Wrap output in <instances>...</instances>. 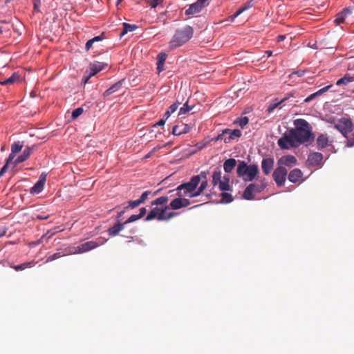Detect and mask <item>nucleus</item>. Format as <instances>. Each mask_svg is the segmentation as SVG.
<instances>
[{"label":"nucleus","instance_id":"nucleus-27","mask_svg":"<svg viewBox=\"0 0 354 354\" xmlns=\"http://www.w3.org/2000/svg\"><path fill=\"white\" fill-rule=\"evenodd\" d=\"M236 165V160L233 158H228L223 163V169L225 173H230Z\"/></svg>","mask_w":354,"mask_h":354},{"label":"nucleus","instance_id":"nucleus-8","mask_svg":"<svg viewBox=\"0 0 354 354\" xmlns=\"http://www.w3.org/2000/svg\"><path fill=\"white\" fill-rule=\"evenodd\" d=\"M207 1L208 0H197L196 2L189 6V8L185 10V14L187 16H191L201 12L205 8Z\"/></svg>","mask_w":354,"mask_h":354},{"label":"nucleus","instance_id":"nucleus-63","mask_svg":"<svg viewBox=\"0 0 354 354\" xmlns=\"http://www.w3.org/2000/svg\"><path fill=\"white\" fill-rule=\"evenodd\" d=\"M93 43H94V40H92L91 39H88L85 44V50L86 51H88L90 50V48L92 47Z\"/></svg>","mask_w":354,"mask_h":354},{"label":"nucleus","instance_id":"nucleus-57","mask_svg":"<svg viewBox=\"0 0 354 354\" xmlns=\"http://www.w3.org/2000/svg\"><path fill=\"white\" fill-rule=\"evenodd\" d=\"M243 12H245L243 10V9L240 7L231 16V18H232V21H233L234 19H236V17H238L241 14H242Z\"/></svg>","mask_w":354,"mask_h":354},{"label":"nucleus","instance_id":"nucleus-6","mask_svg":"<svg viewBox=\"0 0 354 354\" xmlns=\"http://www.w3.org/2000/svg\"><path fill=\"white\" fill-rule=\"evenodd\" d=\"M323 158V154L320 152H311L308 156L306 164L308 167L322 168L324 165Z\"/></svg>","mask_w":354,"mask_h":354},{"label":"nucleus","instance_id":"nucleus-59","mask_svg":"<svg viewBox=\"0 0 354 354\" xmlns=\"http://www.w3.org/2000/svg\"><path fill=\"white\" fill-rule=\"evenodd\" d=\"M347 69L348 71H354V59L352 57L349 58V62L347 64Z\"/></svg>","mask_w":354,"mask_h":354},{"label":"nucleus","instance_id":"nucleus-26","mask_svg":"<svg viewBox=\"0 0 354 354\" xmlns=\"http://www.w3.org/2000/svg\"><path fill=\"white\" fill-rule=\"evenodd\" d=\"M249 165L244 160L239 161V164L236 167V174L239 178H241L243 180L246 174V170L248 168Z\"/></svg>","mask_w":354,"mask_h":354},{"label":"nucleus","instance_id":"nucleus-4","mask_svg":"<svg viewBox=\"0 0 354 354\" xmlns=\"http://www.w3.org/2000/svg\"><path fill=\"white\" fill-rule=\"evenodd\" d=\"M198 185V178H194L192 176L189 181L180 184L176 189L169 190L167 194L178 191L181 192L184 197L196 198L198 197L196 188Z\"/></svg>","mask_w":354,"mask_h":354},{"label":"nucleus","instance_id":"nucleus-25","mask_svg":"<svg viewBox=\"0 0 354 354\" xmlns=\"http://www.w3.org/2000/svg\"><path fill=\"white\" fill-rule=\"evenodd\" d=\"M256 185L254 183H251L248 185L245 189L243 198L247 201H251L254 198V192H255Z\"/></svg>","mask_w":354,"mask_h":354},{"label":"nucleus","instance_id":"nucleus-23","mask_svg":"<svg viewBox=\"0 0 354 354\" xmlns=\"http://www.w3.org/2000/svg\"><path fill=\"white\" fill-rule=\"evenodd\" d=\"M125 81V79H122L113 85H111L109 88H107L103 93V96L104 97L109 96L110 95L114 93L115 92L119 91L122 86L123 82Z\"/></svg>","mask_w":354,"mask_h":354},{"label":"nucleus","instance_id":"nucleus-14","mask_svg":"<svg viewBox=\"0 0 354 354\" xmlns=\"http://www.w3.org/2000/svg\"><path fill=\"white\" fill-rule=\"evenodd\" d=\"M223 133L225 134L224 142L226 144L230 143L231 140L239 138L242 135L241 131L237 129L233 130L230 129H223Z\"/></svg>","mask_w":354,"mask_h":354},{"label":"nucleus","instance_id":"nucleus-32","mask_svg":"<svg viewBox=\"0 0 354 354\" xmlns=\"http://www.w3.org/2000/svg\"><path fill=\"white\" fill-rule=\"evenodd\" d=\"M18 73L15 72L10 77L0 81L1 85L12 84L17 79L19 78Z\"/></svg>","mask_w":354,"mask_h":354},{"label":"nucleus","instance_id":"nucleus-53","mask_svg":"<svg viewBox=\"0 0 354 354\" xmlns=\"http://www.w3.org/2000/svg\"><path fill=\"white\" fill-rule=\"evenodd\" d=\"M225 138V134L223 133V130L222 131V132L219 134H218L216 137L214 138H212L209 142H217L218 140H223L224 141V138Z\"/></svg>","mask_w":354,"mask_h":354},{"label":"nucleus","instance_id":"nucleus-29","mask_svg":"<svg viewBox=\"0 0 354 354\" xmlns=\"http://www.w3.org/2000/svg\"><path fill=\"white\" fill-rule=\"evenodd\" d=\"M123 29L120 33V37H122L124 35H125L129 32H133L136 30L138 28V26L135 24H130L126 22H124L122 24Z\"/></svg>","mask_w":354,"mask_h":354},{"label":"nucleus","instance_id":"nucleus-50","mask_svg":"<svg viewBox=\"0 0 354 354\" xmlns=\"http://www.w3.org/2000/svg\"><path fill=\"white\" fill-rule=\"evenodd\" d=\"M167 57V55L165 53H160L157 56L156 63H165Z\"/></svg>","mask_w":354,"mask_h":354},{"label":"nucleus","instance_id":"nucleus-2","mask_svg":"<svg viewBox=\"0 0 354 354\" xmlns=\"http://www.w3.org/2000/svg\"><path fill=\"white\" fill-rule=\"evenodd\" d=\"M328 122L333 124L334 129H337L346 139V147H354V134L352 137L349 138L348 136V134L353 131L354 128L353 122L350 118L342 117L337 120L335 119L329 120Z\"/></svg>","mask_w":354,"mask_h":354},{"label":"nucleus","instance_id":"nucleus-52","mask_svg":"<svg viewBox=\"0 0 354 354\" xmlns=\"http://www.w3.org/2000/svg\"><path fill=\"white\" fill-rule=\"evenodd\" d=\"M140 218H141L138 214H133L131 215V216H129L125 221H124V223L125 225L128 224V223H133L134 221H136L138 220H139Z\"/></svg>","mask_w":354,"mask_h":354},{"label":"nucleus","instance_id":"nucleus-49","mask_svg":"<svg viewBox=\"0 0 354 354\" xmlns=\"http://www.w3.org/2000/svg\"><path fill=\"white\" fill-rule=\"evenodd\" d=\"M255 1L256 0H248L241 7L243 9L244 11H246L254 6Z\"/></svg>","mask_w":354,"mask_h":354},{"label":"nucleus","instance_id":"nucleus-33","mask_svg":"<svg viewBox=\"0 0 354 354\" xmlns=\"http://www.w3.org/2000/svg\"><path fill=\"white\" fill-rule=\"evenodd\" d=\"M221 178V171L220 170H215L212 174V185L216 186L220 183L222 181Z\"/></svg>","mask_w":354,"mask_h":354},{"label":"nucleus","instance_id":"nucleus-21","mask_svg":"<svg viewBox=\"0 0 354 354\" xmlns=\"http://www.w3.org/2000/svg\"><path fill=\"white\" fill-rule=\"evenodd\" d=\"M174 192L176 197L170 202L169 207L173 210H177L182 208V197H184V195L178 191Z\"/></svg>","mask_w":354,"mask_h":354},{"label":"nucleus","instance_id":"nucleus-30","mask_svg":"<svg viewBox=\"0 0 354 354\" xmlns=\"http://www.w3.org/2000/svg\"><path fill=\"white\" fill-rule=\"evenodd\" d=\"M36 264V262L34 261H30L28 262H24L21 264L17 265V266H10L11 268H12L16 271H21L26 268H30L33 267Z\"/></svg>","mask_w":354,"mask_h":354},{"label":"nucleus","instance_id":"nucleus-58","mask_svg":"<svg viewBox=\"0 0 354 354\" xmlns=\"http://www.w3.org/2000/svg\"><path fill=\"white\" fill-rule=\"evenodd\" d=\"M294 97H295V92H290V93H288L286 97H284L283 98L280 100L281 103L283 104V102H285L290 98Z\"/></svg>","mask_w":354,"mask_h":354},{"label":"nucleus","instance_id":"nucleus-38","mask_svg":"<svg viewBox=\"0 0 354 354\" xmlns=\"http://www.w3.org/2000/svg\"><path fill=\"white\" fill-rule=\"evenodd\" d=\"M49 233H50V231H48L45 234L41 236L40 237V239H39L37 241L32 242L30 243V245H33V246H36V245H38L39 244H41V243H44V239L48 240L49 239L51 238L52 235L55 234V233H53V234L48 235Z\"/></svg>","mask_w":354,"mask_h":354},{"label":"nucleus","instance_id":"nucleus-3","mask_svg":"<svg viewBox=\"0 0 354 354\" xmlns=\"http://www.w3.org/2000/svg\"><path fill=\"white\" fill-rule=\"evenodd\" d=\"M193 35L194 28L191 26L187 25L183 28L176 29L169 41V48L175 49L183 46L192 39Z\"/></svg>","mask_w":354,"mask_h":354},{"label":"nucleus","instance_id":"nucleus-9","mask_svg":"<svg viewBox=\"0 0 354 354\" xmlns=\"http://www.w3.org/2000/svg\"><path fill=\"white\" fill-rule=\"evenodd\" d=\"M278 145L282 149H289L292 147H297V145L295 143V140L291 137L290 132L288 131V135L284 134L281 138L278 140Z\"/></svg>","mask_w":354,"mask_h":354},{"label":"nucleus","instance_id":"nucleus-10","mask_svg":"<svg viewBox=\"0 0 354 354\" xmlns=\"http://www.w3.org/2000/svg\"><path fill=\"white\" fill-rule=\"evenodd\" d=\"M35 145L26 146V148L24 149L23 152L19 156H18L17 158L14 160L12 168L14 169L19 164L26 161L33 153V151L35 150Z\"/></svg>","mask_w":354,"mask_h":354},{"label":"nucleus","instance_id":"nucleus-48","mask_svg":"<svg viewBox=\"0 0 354 354\" xmlns=\"http://www.w3.org/2000/svg\"><path fill=\"white\" fill-rule=\"evenodd\" d=\"M218 186H219V189L221 192H226V191H229L230 189V184L227 181L222 180L220 183H218Z\"/></svg>","mask_w":354,"mask_h":354},{"label":"nucleus","instance_id":"nucleus-41","mask_svg":"<svg viewBox=\"0 0 354 354\" xmlns=\"http://www.w3.org/2000/svg\"><path fill=\"white\" fill-rule=\"evenodd\" d=\"M200 185L197 187L196 191H197V196H199L203 191L207 188L208 182L207 180H201Z\"/></svg>","mask_w":354,"mask_h":354},{"label":"nucleus","instance_id":"nucleus-7","mask_svg":"<svg viewBox=\"0 0 354 354\" xmlns=\"http://www.w3.org/2000/svg\"><path fill=\"white\" fill-rule=\"evenodd\" d=\"M288 175L287 169L282 166H279L274 170L272 178L278 187H281L285 184Z\"/></svg>","mask_w":354,"mask_h":354},{"label":"nucleus","instance_id":"nucleus-34","mask_svg":"<svg viewBox=\"0 0 354 354\" xmlns=\"http://www.w3.org/2000/svg\"><path fill=\"white\" fill-rule=\"evenodd\" d=\"M221 199L220 203H223V204L230 203L232 202L234 200L232 195L227 192L221 193Z\"/></svg>","mask_w":354,"mask_h":354},{"label":"nucleus","instance_id":"nucleus-60","mask_svg":"<svg viewBox=\"0 0 354 354\" xmlns=\"http://www.w3.org/2000/svg\"><path fill=\"white\" fill-rule=\"evenodd\" d=\"M189 198L182 197V208L186 207L190 205Z\"/></svg>","mask_w":354,"mask_h":354},{"label":"nucleus","instance_id":"nucleus-64","mask_svg":"<svg viewBox=\"0 0 354 354\" xmlns=\"http://www.w3.org/2000/svg\"><path fill=\"white\" fill-rule=\"evenodd\" d=\"M146 212H147V209H146V207H143L139 209V214H138L140 218H142L146 214Z\"/></svg>","mask_w":354,"mask_h":354},{"label":"nucleus","instance_id":"nucleus-17","mask_svg":"<svg viewBox=\"0 0 354 354\" xmlns=\"http://www.w3.org/2000/svg\"><path fill=\"white\" fill-rule=\"evenodd\" d=\"M72 252L70 248H59L57 250V252L50 256H48L46 259V263L51 262L54 260H56L60 257L66 256L68 254H71Z\"/></svg>","mask_w":354,"mask_h":354},{"label":"nucleus","instance_id":"nucleus-42","mask_svg":"<svg viewBox=\"0 0 354 354\" xmlns=\"http://www.w3.org/2000/svg\"><path fill=\"white\" fill-rule=\"evenodd\" d=\"M249 118L246 116L238 118L234 123L238 124L242 129L248 124Z\"/></svg>","mask_w":354,"mask_h":354},{"label":"nucleus","instance_id":"nucleus-44","mask_svg":"<svg viewBox=\"0 0 354 354\" xmlns=\"http://www.w3.org/2000/svg\"><path fill=\"white\" fill-rule=\"evenodd\" d=\"M346 16H345V14L342 12H338L337 15H336V17H335V23L337 24V25H339L342 23L344 22L345 19H346Z\"/></svg>","mask_w":354,"mask_h":354},{"label":"nucleus","instance_id":"nucleus-20","mask_svg":"<svg viewBox=\"0 0 354 354\" xmlns=\"http://www.w3.org/2000/svg\"><path fill=\"white\" fill-rule=\"evenodd\" d=\"M317 148L322 150L329 145L328 136L326 133H320L316 139Z\"/></svg>","mask_w":354,"mask_h":354},{"label":"nucleus","instance_id":"nucleus-56","mask_svg":"<svg viewBox=\"0 0 354 354\" xmlns=\"http://www.w3.org/2000/svg\"><path fill=\"white\" fill-rule=\"evenodd\" d=\"M266 187V184L265 183L261 182L260 185H256L255 192L260 193L263 190H264Z\"/></svg>","mask_w":354,"mask_h":354},{"label":"nucleus","instance_id":"nucleus-24","mask_svg":"<svg viewBox=\"0 0 354 354\" xmlns=\"http://www.w3.org/2000/svg\"><path fill=\"white\" fill-rule=\"evenodd\" d=\"M333 86V84H329L328 86H326L320 89H319L317 91L310 94V95H308L307 97H306L304 100V102L305 103H308L310 101H312L313 100H314L316 97L317 96H319V95H322V94H324V93H326V91H328L331 87Z\"/></svg>","mask_w":354,"mask_h":354},{"label":"nucleus","instance_id":"nucleus-54","mask_svg":"<svg viewBox=\"0 0 354 354\" xmlns=\"http://www.w3.org/2000/svg\"><path fill=\"white\" fill-rule=\"evenodd\" d=\"M151 191H145L144 192L141 196H140V198H138L139 201H140L141 203H145V201L148 198V196L149 194H151Z\"/></svg>","mask_w":354,"mask_h":354},{"label":"nucleus","instance_id":"nucleus-1","mask_svg":"<svg viewBox=\"0 0 354 354\" xmlns=\"http://www.w3.org/2000/svg\"><path fill=\"white\" fill-rule=\"evenodd\" d=\"M294 125L295 128L290 129L289 132L297 147L300 145H304L306 147L310 145L315 140V136L308 122L304 119H296L294 120Z\"/></svg>","mask_w":354,"mask_h":354},{"label":"nucleus","instance_id":"nucleus-16","mask_svg":"<svg viewBox=\"0 0 354 354\" xmlns=\"http://www.w3.org/2000/svg\"><path fill=\"white\" fill-rule=\"evenodd\" d=\"M108 66L107 63L94 61L89 64L88 73L91 75L94 76L97 73L104 70Z\"/></svg>","mask_w":354,"mask_h":354},{"label":"nucleus","instance_id":"nucleus-40","mask_svg":"<svg viewBox=\"0 0 354 354\" xmlns=\"http://www.w3.org/2000/svg\"><path fill=\"white\" fill-rule=\"evenodd\" d=\"M209 171H202L199 174L193 176V178H198V183L199 184L201 180H207V176L209 175Z\"/></svg>","mask_w":354,"mask_h":354},{"label":"nucleus","instance_id":"nucleus-15","mask_svg":"<svg viewBox=\"0 0 354 354\" xmlns=\"http://www.w3.org/2000/svg\"><path fill=\"white\" fill-rule=\"evenodd\" d=\"M259 173V170L257 165H250L246 170L244 181H253L258 177Z\"/></svg>","mask_w":354,"mask_h":354},{"label":"nucleus","instance_id":"nucleus-13","mask_svg":"<svg viewBox=\"0 0 354 354\" xmlns=\"http://www.w3.org/2000/svg\"><path fill=\"white\" fill-rule=\"evenodd\" d=\"M288 179L290 182L292 183H301L304 182L306 178H303V173L301 171V169L295 168L289 172L288 175Z\"/></svg>","mask_w":354,"mask_h":354},{"label":"nucleus","instance_id":"nucleus-5","mask_svg":"<svg viewBox=\"0 0 354 354\" xmlns=\"http://www.w3.org/2000/svg\"><path fill=\"white\" fill-rule=\"evenodd\" d=\"M106 241V239L100 237L97 239V241H88L85 243H83L78 245L75 248V251L73 253H84L86 252H88L93 249L96 248L97 247L104 244Z\"/></svg>","mask_w":354,"mask_h":354},{"label":"nucleus","instance_id":"nucleus-46","mask_svg":"<svg viewBox=\"0 0 354 354\" xmlns=\"http://www.w3.org/2000/svg\"><path fill=\"white\" fill-rule=\"evenodd\" d=\"M169 206L166 205L165 207L160 208V210L159 212V215L158 218V221H165L167 220L166 217V212L167 209H169Z\"/></svg>","mask_w":354,"mask_h":354},{"label":"nucleus","instance_id":"nucleus-37","mask_svg":"<svg viewBox=\"0 0 354 354\" xmlns=\"http://www.w3.org/2000/svg\"><path fill=\"white\" fill-rule=\"evenodd\" d=\"M169 200V196H162L160 197H158L156 199L153 200V201H151V206H153V205H162L165 203H167Z\"/></svg>","mask_w":354,"mask_h":354},{"label":"nucleus","instance_id":"nucleus-55","mask_svg":"<svg viewBox=\"0 0 354 354\" xmlns=\"http://www.w3.org/2000/svg\"><path fill=\"white\" fill-rule=\"evenodd\" d=\"M49 217H50V215L48 214H46V212H41V213L37 214L36 215V218L40 221L46 220Z\"/></svg>","mask_w":354,"mask_h":354},{"label":"nucleus","instance_id":"nucleus-51","mask_svg":"<svg viewBox=\"0 0 354 354\" xmlns=\"http://www.w3.org/2000/svg\"><path fill=\"white\" fill-rule=\"evenodd\" d=\"M181 104V102H178V101H176L174 103H173L172 104H171L169 108H168V111H170V113H174L178 108L179 105Z\"/></svg>","mask_w":354,"mask_h":354},{"label":"nucleus","instance_id":"nucleus-12","mask_svg":"<svg viewBox=\"0 0 354 354\" xmlns=\"http://www.w3.org/2000/svg\"><path fill=\"white\" fill-rule=\"evenodd\" d=\"M297 164V160L293 155H284L282 156L278 160L277 165L279 166H286L288 167H292Z\"/></svg>","mask_w":354,"mask_h":354},{"label":"nucleus","instance_id":"nucleus-35","mask_svg":"<svg viewBox=\"0 0 354 354\" xmlns=\"http://www.w3.org/2000/svg\"><path fill=\"white\" fill-rule=\"evenodd\" d=\"M23 147H24V142H21L19 140L15 141L12 144L11 151L17 154L21 151Z\"/></svg>","mask_w":354,"mask_h":354},{"label":"nucleus","instance_id":"nucleus-39","mask_svg":"<svg viewBox=\"0 0 354 354\" xmlns=\"http://www.w3.org/2000/svg\"><path fill=\"white\" fill-rule=\"evenodd\" d=\"M194 105H189L188 101H187L182 107L180 108L178 115H184L188 113L189 111H192L194 108Z\"/></svg>","mask_w":354,"mask_h":354},{"label":"nucleus","instance_id":"nucleus-28","mask_svg":"<svg viewBox=\"0 0 354 354\" xmlns=\"http://www.w3.org/2000/svg\"><path fill=\"white\" fill-rule=\"evenodd\" d=\"M160 210V208L158 207L152 208L145 217L144 221H150L154 219L158 220Z\"/></svg>","mask_w":354,"mask_h":354},{"label":"nucleus","instance_id":"nucleus-45","mask_svg":"<svg viewBox=\"0 0 354 354\" xmlns=\"http://www.w3.org/2000/svg\"><path fill=\"white\" fill-rule=\"evenodd\" d=\"M140 204H142V203H140V201H139L138 199L135 200V201H129L128 205L124 207V209H133L137 207L138 206H139Z\"/></svg>","mask_w":354,"mask_h":354},{"label":"nucleus","instance_id":"nucleus-18","mask_svg":"<svg viewBox=\"0 0 354 354\" xmlns=\"http://www.w3.org/2000/svg\"><path fill=\"white\" fill-rule=\"evenodd\" d=\"M192 127L189 124H176L172 127L171 134L176 136H179L186 134L190 131Z\"/></svg>","mask_w":354,"mask_h":354},{"label":"nucleus","instance_id":"nucleus-62","mask_svg":"<svg viewBox=\"0 0 354 354\" xmlns=\"http://www.w3.org/2000/svg\"><path fill=\"white\" fill-rule=\"evenodd\" d=\"M156 69L158 74L165 71V63H156Z\"/></svg>","mask_w":354,"mask_h":354},{"label":"nucleus","instance_id":"nucleus-19","mask_svg":"<svg viewBox=\"0 0 354 354\" xmlns=\"http://www.w3.org/2000/svg\"><path fill=\"white\" fill-rule=\"evenodd\" d=\"M274 158H263L261 161V169L264 174H269L274 167Z\"/></svg>","mask_w":354,"mask_h":354},{"label":"nucleus","instance_id":"nucleus-36","mask_svg":"<svg viewBox=\"0 0 354 354\" xmlns=\"http://www.w3.org/2000/svg\"><path fill=\"white\" fill-rule=\"evenodd\" d=\"M281 104V103L280 100H279L278 98L274 99L268 106L267 112L268 113H272V111Z\"/></svg>","mask_w":354,"mask_h":354},{"label":"nucleus","instance_id":"nucleus-43","mask_svg":"<svg viewBox=\"0 0 354 354\" xmlns=\"http://www.w3.org/2000/svg\"><path fill=\"white\" fill-rule=\"evenodd\" d=\"M307 72H308V70H306V69L294 71L288 75V77H289V79H292L295 75L299 77H303Z\"/></svg>","mask_w":354,"mask_h":354},{"label":"nucleus","instance_id":"nucleus-47","mask_svg":"<svg viewBox=\"0 0 354 354\" xmlns=\"http://www.w3.org/2000/svg\"><path fill=\"white\" fill-rule=\"evenodd\" d=\"M84 111V109L82 107H78L75 109H74L71 113V118L73 120H75L79 116H80Z\"/></svg>","mask_w":354,"mask_h":354},{"label":"nucleus","instance_id":"nucleus-11","mask_svg":"<svg viewBox=\"0 0 354 354\" xmlns=\"http://www.w3.org/2000/svg\"><path fill=\"white\" fill-rule=\"evenodd\" d=\"M47 174L45 172H42L37 181L35 183V185L30 188V194H40L44 187V185L46 180Z\"/></svg>","mask_w":354,"mask_h":354},{"label":"nucleus","instance_id":"nucleus-61","mask_svg":"<svg viewBox=\"0 0 354 354\" xmlns=\"http://www.w3.org/2000/svg\"><path fill=\"white\" fill-rule=\"evenodd\" d=\"M105 38L104 32H102L100 35L94 37L92 38V40H94V42L95 41H100L103 40Z\"/></svg>","mask_w":354,"mask_h":354},{"label":"nucleus","instance_id":"nucleus-31","mask_svg":"<svg viewBox=\"0 0 354 354\" xmlns=\"http://www.w3.org/2000/svg\"><path fill=\"white\" fill-rule=\"evenodd\" d=\"M353 82H354V76H351L350 74L346 73L337 81L336 84L339 86L341 84H347L348 83Z\"/></svg>","mask_w":354,"mask_h":354},{"label":"nucleus","instance_id":"nucleus-22","mask_svg":"<svg viewBox=\"0 0 354 354\" xmlns=\"http://www.w3.org/2000/svg\"><path fill=\"white\" fill-rule=\"evenodd\" d=\"M125 225L124 222L117 221V223L107 230V233L110 236H115L124 228Z\"/></svg>","mask_w":354,"mask_h":354}]
</instances>
